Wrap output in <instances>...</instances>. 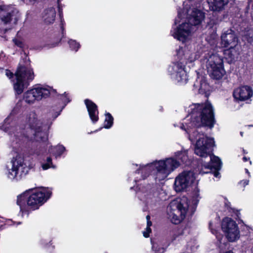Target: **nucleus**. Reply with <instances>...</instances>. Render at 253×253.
<instances>
[{"label":"nucleus","instance_id":"nucleus-45","mask_svg":"<svg viewBox=\"0 0 253 253\" xmlns=\"http://www.w3.org/2000/svg\"><path fill=\"white\" fill-rule=\"evenodd\" d=\"M245 170H246V172L249 175L250 172H249L248 169H245Z\"/></svg>","mask_w":253,"mask_h":253},{"label":"nucleus","instance_id":"nucleus-34","mask_svg":"<svg viewBox=\"0 0 253 253\" xmlns=\"http://www.w3.org/2000/svg\"><path fill=\"white\" fill-rule=\"evenodd\" d=\"M176 55L180 61L183 60V56H184L183 49L182 47H179L176 50Z\"/></svg>","mask_w":253,"mask_h":253},{"label":"nucleus","instance_id":"nucleus-3","mask_svg":"<svg viewBox=\"0 0 253 253\" xmlns=\"http://www.w3.org/2000/svg\"><path fill=\"white\" fill-rule=\"evenodd\" d=\"M179 165V162L172 158L155 161L146 165H140L139 169L134 173V181L137 182L142 179H145L154 169L156 170L155 179L156 181H160L166 178Z\"/></svg>","mask_w":253,"mask_h":253},{"label":"nucleus","instance_id":"nucleus-5","mask_svg":"<svg viewBox=\"0 0 253 253\" xmlns=\"http://www.w3.org/2000/svg\"><path fill=\"white\" fill-rule=\"evenodd\" d=\"M15 82L13 84V87L17 94H21L34 78L33 70L21 65L18 67L15 73Z\"/></svg>","mask_w":253,"mask_h":253},{"label":"nucleus","instance_id":"nucleus-29","mask_svg":"<svg viewBox=\"0 0 253 253\" xmlns=\"http://www.w3.org/2000/svg\"><path fill=\"white\" fill-rule=\"evenodd\" d=\"M251 6L252 7V9H253V0H248L247 4L245 5V7L243 9L245 16H247V15L249 14V11L250 10Z\"/></svg>","mask_w":253,"mask_h":253},{"label":"nucleus","instance_id":"nucleus-43","mask_svg":"<svg viewBox=\"0 0 253 253\" xmlns=\"http://www.w3.org/2000/svg\"><path fill=\"white\" fill-rule=\"evenodd\" d=\"M243 159L244 162H247L249 158L248 159L247 157H244Z\"/></svg>","mask_w":253,"mask_h":253},{"label":"nucleus","instance_id":"nucleus-11","mask_svg":"<svg viewBox=\"0 0 253 253\" xmlns=\"http://www.w3.org/2000/svg\"><path fill=\"white\" fill-rule=\"evenodd\" d=\"M184 65L182 62L173 63L168 68V72L171 78L181 85L185 84L188 81Z\"/></svg>","mask_w":253,"mask_h":253},{"label":"nucleus","instance_id":"nucleus-35","mask_svg":"<svg viewBox=\"0 0 253 253\" xmlns=\"http://www.w3.org/2000/svg\"><path fill=\"white\" fill-rule=\"evenodd\" d=\"M21 106V102L19 101L17 103L15 107L12 110V113L14 114L17 113L18 112V111L19 110Z\"/></svg>","mask_w":253,"mask_h":253},{"label":"nucleus","instance_id":"nucleus-36","mask_svg":"<svg viewBox=\"0 0 253 253\" xmlns=\"http://www.w3.org/2000/svg\"><path fill=\"white\" fill-rule=\"evenodd\" d=\"M249 180L248 179H244L242 180L239 182V184L243 186V187H245L246 185L249 184Z\"/></svg>","mask_w":253,"mask_h":253},{"label":"nucleus","instance_id":"nucleus-42","mask_svg":"<svg viewBox=\"0 0 253 253\" xmlns=\"http://www.w3.org/2000/svg\"><path fill=\"white\" fill-rule=\"evenodd\" d=\"M15 44H17L18 46H21L22 44L20 42H15Z\"/></svg>","mask_w":253,"mask_h":253},{"label":"nucleus","instance_id":"nucleus-31","mask_svg":"<svg viewBox=\"0 0 253 253\" xmlns=\"http://www.w3.org/2000/svg\"><path fill=\"white\" fill-rule=\"evenodd\" d=\"M68 43L69 44L70 48L72 50H75L77 51L78 49L80 47V44L77 42L76 41L70 40L69 41Z\"/></svg>","mask_w":253,"mask_h":253},{"label":"nucleus","instance_id":"nucleus-12","mask_svg":"<svg viewBox=\"0 0 253 253\" xmlns=\"http://www.w3.org/2000/svg\"><path fill=\"white\" fill-rule=\"evenodd\" d=\"M195 180V174L191 171H185L180 173L174 181L175 189L177 192L186 189L194 182Z\"/></svg>","mask_w":253,"mask_h":253},{"label":"nucleus","instance_id":"nucleus-2","mask_svg":"<svg viewBox=\"0 0 253 253\" xmlns=\"http://www.w3.org/2000/svg\"><path fill=\"white\" fill-rule=\"evenodd\" d=\"M186 15L187 22L180 24L179 27L171 31V35L177 40L184 42L195 30V27L201 23L204 19L205 14L201 10L193 6L191 4L184 5L182 14L178 11V18Z\"/></svg>","mask_w":253,"mask_h":253},{"label":"nucleus","instance_id":"nucleus-30","mask_svg":"<svg viewBox=\"0 0 253 253\" xmlns=\"http://www.w3.org/2000/svg\"><path fill=\"white\" fill-rule=\"evenodd\" d=\"M42 168L43 170H46L50 168H55V167L52 165L51 158L48 157L46 163L42 165Z\"/></svg>","mask_w":253,"mask_h":253},{"label":"nucleus","instance_id":"nucleus-50","mask_svg":"<svg viewBox=\"0 0 253 253\" xmlns=\"http://www.w3.org/2000/svg\"><path fill=\"white\" fill-rule=\"evenodd\" d=\"M240 5V6H241V5H240V2H238V5Z\"/></svg>","mask_w":253,"mask_h":253},{"label":"nucleus","instance_id":"nucleus-17","mask_svg":"<svg viewBox=\"0 0 253 253\" xmlns=\"http://www.w3.org/2000/svg\"><path fill=\"white\" fill-rule=\"evenodd\" d=\"M50 125L48 126L40 125L33 129H35L34 138L37 141H45L47 140V130L49 128Z\"/></svg>","mask_w":253,"mask_h":253},{"label":"nucleus","instance_id":"nucleus-20","mask_svg":"<svg viewBox=\"0 0 253 253\" xmlns=\"http://www.w3.org/2000/svg\"><path fill=\"white\" fill-rule=\"evenodd\" d=\"M208 2L211 10L220 11L228 3V0H208Z\"/></svg>","mask_w":253,"mask_h":253},{"label":"nucleus","instance_id":"nucleus-32","mask_svg":"<svg viewBox=\"0 0 253 253\" xmlns=\"http://www.w3.org/2000/svg\"><path fill=\"white\" fill-rule=\"evenodd\" d=\"M54 149L56 151L54 155L56 157L60 156L65 150V148L62 145H58Z\"/></svg>","mask_w":253,"mask_h":253},{"label":"nucleus","instance_id":"nucleus-19","mask_svg":"<svg viewBox=\"0 0 253 253\" xmlns=\"http://www.w3.org/2000/svg\"><path fill=\"white\" fill-rule=\"evenodd\" d=\"M238 88V101H244L250 99L253 95V89L252 87L248 85H243Z\"/></svg>","mask_w":253,"mask_h":253},{"label":"nucleus","instance_id":"nucleus-21","mask_svg":"<svg viewBox=\"0 0 253 253\" xmlns=\"http://www.w3.org/2000/svg\"><path fill=\"white\" fill-rule=\"evenodd\" d=\"M56 11L54 8L49 7L45 9L42 14V19L45 23L50 24L55 20Z\"/></svg>","mask_w":253,"mask_h":253},{"label":"nucleus","instance_id":"nucleus-6","mask_svg":"<svg viewBox=\"0 0 253 253\" xmlns=\"http://www.w3.org/2000/svg\"><path fill=\"white\" fill-rule=\"evenodd\" d=\"M206 67L211 78L219 80L225 74L222 58L216 54H212L206 56Z\"/></svg>","mask_w":253,"mask_h":253},{"label":"nucleus","instance_id":"nucleus-39","mask_svg":"<svg viewBox=\"0 0 253 253\" xmlns=\"http://www.w3.org/2000/svg\"><path fill=\"white\" fill-rule=\"evenodd\" d=\"M60 1V0H57V3H58V8H59V15H60V16L61 17L62 11L60 10V4H59Z\"/></svg>","mask_w":253,"mask_h":253},{"label":"nucleus","instance_id":"nucleus-41","mask_svg":"<svg viewBox=\"0 0 253 253\" xmlns=\"http://www.w3.org/2000/svg\"><path fill=\"white\" fill-rule=\"evenodd\" d=\"M233 97H234V98L235 100H236L237 99V97H236V92H235V91H234V92H233Z\"/></svg>","mask_w":253,"mask_h":253},{"label":"nucleus","instance_id":"nucleus-15","mask_svg":"<svg viewBox=\"0 0 253 253\" xmlns=\"http://www.w3.org/2000/svg\"><path fill=\"white\" fill-rule=\"evenodd\" d=\"M210 164L205 165L202 167L200 173L202 174L208 173L211 172L212 169H214L216 171L214 172V176L216 177H219V173L218 171L221 169L222 162L218 157L215 156H211L210 157Z\"/></svg>","mask_w":253,"mask_h":253},{"label":"nucleus","instance_id":"nucleus-48","mask_svg":"<svg viewBox=\"0 0 253 253\" xmlns=\"http://www.w3.org/2000/svg\"><path fill=\"white\" fill-rule=\"evenodd\" d=\"M179 22V21H178V20L176 19L175 20V24H176V23H177V22Z\"/></svg>","mask_w":253,"mask_h":253},{"label":"nucleus","instance_id":"nucleus-13","mask_svg":"<svg viewBox=\"0 0 253 253\" xmlns=\"http://www.w3.org/2000/svg\"><path fill=\"white\" fill-rule=\"evenodd\" d=\"M20 17L18 11L7 5H0V26L6 25L11 21L16 24Z\"/></svg>","mask_w":253,"mask_h":253},{"label":"nucleus","instance_id":"nucleus-46","mask_svg":"<svg viewBox=\"0 0 253 253\" xmlns=\"http://www.w3.org/2000/svg\"><path fill=\"white\" fill-rule=\"evenodd\" d=\"M225 253H234L232 251L226 252Z\"/></svg>","mask_w":253,"mask_h":253},{"label":"nucleus","instance_id":"nucleus-10","mask_svg":"<svg viewBox=\"0 0 253 253\" xmlns=\"http://www.w3.org/2000/svg\"><path fill=\"white\" fill-rule=\"evenodd\" d=\"M12 168L9 169L7 173L8 177L11 180L20 178L23 175L28 172V168L23 157L17 156L14 160L12 161Z\"/></svg>","mask_w":253,"mask_h":253},{"label":"nucleus","instance_id":"nucleus-49","mask_svg":"<svg viewBox=\"0 0 253 253\" xmlns=\"http://www.w3.org/2000/svg\"><path fill=\"white\" fill-rule=\"evenodd\" d=\"M243 132H240V134L242 136L243 135Z\"/></svg>","mask_w":253,"mask_h":253},{"label":"nucleus","instance_id":"nucleus-18","mask_svg":"<svg viewBox=\"0 0 253 253\" xmlns=\"http://www.w3.org/2000/svg\"><path fill=\"white\" fill-rule=\"evenodd\" d=\"M84 103L91 120L93 123H96L98 120V111L97 105L89 99H85Z\"/></svg>","mask_w":253,"mask_h":253},{"label":"nucleus","instance_id":"nucleus-33","mask_svg":"<svg viewBox=\"0 0 253 253\" xmlns=\"http://www.w3.org/2000/svg\"><path fill=\"white\" fill-rule=\"evenodd\" d=\"M152 250L155 252L154 253H164V249L159 247V246L155 243H152Z\"/></svg>","mask_w":253,"mask_h":253},{"label":"nucleus","instance_id":"nucleus-26","mask_svg":"<svg viewBox=\"0 0 253 253\" xmlns=\"http://www.w3.org/2000/svg\"><path fill=\"white\" fill-rule=\"evenodd\" d=\"M175 156L177 159L180 160L184 163H186L189 159L187 151L185 150L176 152Z\"/></svg>","mask_w":253,"mask_h":253},{"label":"nucleus","instance_id":"nucleus-28","mask_svg":"<svg viewBox=\"0 0 253 253\" xmlns=\"http://www.w3.org/2000/svg\"><path fill=\"white\" fill-rule=\"evenodd\" d=\"M146 219H147V227L146 228V231L143 232V236L147 238L149 236V233L151 231V229L150 228L151 226L152 225V223L150 220V215H148L146 216Z\"/></svg>","mask_w":253,"mask_h":253},{"label":"nucleus","instance_id":"nucleus-23","mask_svg":"<svg viewBox=\"0 0 253 253\" xmlns=\"http://www.w3.org/2000/svg\"><path fill=\"white\" fill-rule=\"evenodd\" d=\"M224 55L225 58L228 60L229 63H232L234 61L235 58L237 55L236 46L231 45L229 48L224 50Z\"/></svg>","mask_w":253,"mask_h":253},{"label":"nucleus","instance_id":"nucleus-22","mask_svg":"<svg viewBox=\"0 0 253 253\" xmlns=\"http://www.w3.org/2000/svg\"><path fill=\"white\" fill-rule=\"evenodd\" d=\"M194 88L198 90L200 93H204L208 89V85L205 79L199 78L193 84Z\"/></svg>","mask_w":253,"mask_h":253},{"label":"nucleus","instance_id":"nucleus-38","mask_svg":"<svg viewBox=\"0 0 253 253\" xmlns=\"http://www.w3.org/2000/svg\"><path fill=\"white\" fill-rule=\"evenodd\" d=\"M63 100L64 101V102H66L67 103H68L69 102H70V100L68 98H67V97L66 96V95L65 94V95L63 96Z\"/></svg>","mask_w":253,"mask_h":253},{"label":"nucleus","instance_id":"nucleus-8","mask_svg":"<svg viewBox=\"0 0 253 253\" xmlns=\"http://www.w3.org/2000/svg\"><path fill=\"white\" fill-rule=\"evenodd\" d=\"M51 195V190L45 188L33 192L27 198V206L33 210L38 209L50 198Z\"/></svg>","mask_w":253,"mask_h":253},{"label":"nucleus","instance_id":"nucleus-9","mask_svg":"<svg viewBox=\"0 0 253 253\" xmlns=\"http://www.w3.org/2000/svg\"><path fill=\"white\" fill-rule=\"evenodd\" d=\"M50 93L48 87L37 85L25 92L23 98L27 104H32L36 101H39L42 98L48 97Z\"/></svg>","mask_w":253,"mask_h":253},{"label":"nucleus","instance_id":"nucleus-44","mask_svg":"<svg viewBox=\"0 0 253 253\" xmlns=\"http://www.w3.org/2000/svg\"><path fill=\"white\" fill-rule=\"evenodd\" d=\"M27 1H28L29 2H34L36 1L37 0H26Z\"/></svg>","mask_w":253,"mask_h":253},{"label":"nucleus","instance_id":"nucleus-37","mask_svg":"<svg viewBox=\"0 0 253 253\" xmlns=\"http://www.w3.org/2000/svg\"><path fill=\"white\" fill-rule=\"evenodd\" d=\"M5 75H6V76L7 77H8L10 79L11 78H12L13 76V74L11 72H10L9 70H5Z\"/></svg>","mask_w":253,"mask_h":253},{"label":"nucleus","instance_id":"nucleus-1","mask_svg":"<svg viewBox=\"0 0 253 253\" xmlns=\"http://www.w3.org/2000/svg\"><path fill=\"white\" fill-rule=\"evenodd\" d=\"M187 111L189 113L187 117H190V122L187 125V130L183 125L181 128L189 133V138L191 142L196 141L195 154L206 157L210 155L211 148L214 145L213 139L207 137L199 128L194 130L190 129L202 126H207L210 128L213 127L215 120L212 106L209 102L192 104L189 106Z\"/></svg>","mask_w":253,"mask_h":253},{"label":"nucleus","instance_id":"nucleus-4","mask_svg":"<svg viewBox=\"0 0 253 253\" xmlns=\"http://www.w3.org/2000/svg\"><path fill=\"white\" fill-rule=\"evenodd\" d=\"M189 205L186 198L172 201L168 207L169 218L175 224L179 223L188 212Z\"/></svg>","mask_w":253,"mask_h":253},{"label":"nucleus","instance_id":"nucleus-24","mask_svg":"<svg viewBox=\"0 0 253 253\" xmlns=\"http://www.w3.org/2000/svg\"><path fill=\"white\" fill-rule=\"evenodd\" d=\"M26 119L29 125L32 128L41 125V124L37 119V115L34 112H30L27 115Z\"/></svg>","mask_w":253,"mask_h":253},{"label":"nucleus","instance_id":"nucleus-16","mask_svg":"<svg viewBox=\"0 0 253 253\" xmlns=\"http://www.w3.org/2000/svg\"><path fill=\"white\" fill-rule=\"evenodd\" d=\"M221 44L224 47H227L230 45L232 46H236V35L234 31L231 29H228L224 32L221 36Z\"/></svg>","mask_w":253,"mask_h":253},{"label":"nucleus","instance_id":"nucleus-47","mask_svg":"<svg viewBox=\"0 0 253 253\" xmlns=\"http://www.w3.org/2000/svg\"><path fill=\"white\" fill-rule=\"evenodd\" d=\"M238 239L240 238V231H239V229H238Z\"/></svg>","mask_w":253,"mask_h":253},{"label":"nucleus","instance_id":"nucleus-7","mask_svg":"<svg viewBox=\"0 0 253 253\" xmlns=\"http://www.w3.org/2000/svg\"><path fill=\"white\" fill-rule=\"evenodd\" d=\"M242 8L238 7V15H240L242 21L238 20V34L241 37V39L245 43H249L253 46V17L243 19Z\"/></svg>","mask_w":253,"mask_h":253},{"label":"nucleus","instance_id":"nucleus-14","mask_svg":"<svg viewBox=\"0 0 253 253\" xmlns=\"http://www.w3.org/2000/svg\"><path fill=\"white\" fill-rule=\"evenodd\" d=\"M221 228L226 233V236L230 242H234L237 237V227L235 221L229 217L224 218L222 222Z\"/></svg>","mask_w":253,"mask_h":253},{"label":"nucleus","instance_id":"nucleus-25","mask_svg":"<svg viewBox=\"0 0 253 253\" xmlns=\"http://www.w3.org/2000/svg\"><path fill=\"white\" fill-rule=\"evenodd\" d=\"M28 197V192H25L17 196V204L20 207V211L24 212L26 211L25 202Z\"/></svg>","mask_w":253,"mask_h":253},{"label":"nucleus","instance_id":"nucleus-40","mask_svg":"<svg viewBox=\"0 0 253 253\" xmlns=\"http://www.w3.org/2000/svg\"><path fill=\"white\" fill-rule=\"evenodd\" d=\"M239 210H238V224H240L241 223L243 222V220L242 219H240V217H239V214H240V212H239Z\"/></svg>","mask_w":253,"mask_h":253},{"label":"nucleus","instance_id":"nucleus-27","mask_svg":"<svg viewBox=\"0 0 253 253\" xmlns=\"http://www.w3.org/2000/svg\"><path fill=\"white\" fill-rule=\"evenodd\" d=\"M113 123V118L110 113L106 114V117L104 124V127L106 128H110Z\"/></svg>","mask_w":253,"mask_h":253}]
</instances>
